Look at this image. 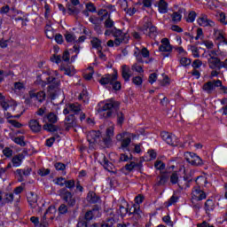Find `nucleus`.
I'll list each match as a JSON object with an SVG mask.
<instances>
[{
	"label": "nucleus",
	"mask_w": 227,
	"mask_h": 227,
	"mask_svg": "<svg viewBox=\"0 0 227 227\" xmlns=\"http://www.w3.org/2000/svg\"><path fill=\"white\" fill-rule=\"evenodd\" d=\"M118 109H120V103L111 101L98 108V113H99L102 118H113V116H114V113H116L118 125H123V121H125V115L122 112H118Z\"/></svg>",
	"instance_id": "f257e3e1"
},
{
	"label": "nucleus",
	"mask_w": 227,
	"mask_h": 227,
	"mask_svg": "<svg viewBox=\"0 0 227 227\" xmlns=\"http://www.w3.org/2000/svg\"><path fill=\"white\" fill-rule=\"evenodd\" d=\"M197 186L193 187L192 192V198H195L197 201H201L203 200H207V193L201 190V185H207V177L200 176H198L195 180Z\"/></svg>",
	"instance_id": "f03ea898"
},
{
	"label": "nucleus",
	"mask_w": 227,
	"mask_h": 227,
	"mask_svg": "<svg viewBox=\"0 0 227 227\" xmlns=\"http://www.w3.org/2000/svg\"><path fill=\"white\" fill-rule=\"evenodd\" d=\"M47 84H50L48 87V93L51 98L54 100L61 93L59 90V80L54 78L53 76H49L47 78Z\"/></svg>",
	"instance_id": "7ed1b4c3"
},
{
	"label": "nucleus",
	"mask_w": 227,
	"mask_h": 227,
	"mask_svg": "<svg viewBox=\"0 0 227 227\" xmlns=\"http://www.w3.org/2000/svg\"><path fill=\"white\" fill-rule=\"evenodd\" d=\"M59 196L67 203L68 207H75V197H74V193L72 192L68 191L67 188H61L58 192Z\"/></svg>",
	"instance_id": "20e7f679"
},
{
	"label": "nucleus",
	"mask_w": 227,
	"mask_h": 227,
	"mask_svg": "<svg viewBox=\"0 0 227 227\" xmlns=\"http://www.w3.org/2000/svg\"><path fill=\"white\" fill-rule=\"evenodd\" d=\"M117 141H121V148L126 152H130V143L132 142V133L123 132L116 137Z\"/></svg>",
	"instance_id": "39448f33"
},
{
	"label": "nucleus",
	"mask_w": 227,
	"mask_h": 227,
	"mask_svg": "<svg viewBox=\"0 0 227 227\" xmlns=\"http://www.w3.org/2000/svg\"><path fill=\"white\" fill-rule=\"evenodd\" d=\"M184 158L186 162H188L192 166L200 167V166H203L204 164L203 160L194 153H185Z\"/></svg>",
	"instance_id": "423d86ee"
},
{
	"label": "nucleus",
	"mask_w": 227,
	"mask_h": 227,
	"mask_svg": "<svg viewBox=\"0 0 227 227\" xmlns=\"http://www.w3.org/2000/svg\"><path fill=\"white\" fill-rule=\"evenodd\" d=\"M144 35H146L150 38H155L157 36V27L153 26L151 22L144 24L140 28Z\"/></svg>",
	"instance_id": "0eeeda50"
},
{
	"label": "nucleus",
	"mask_w": 227,
	"mask_h": 227,
	"mask_svg": "<svg viewBox=\"0 0 227 227\" xmlns=\"http://www.w3.org/2000/svg\"><path fill=\"white\" fill-rule=\"evenodd\" d=\"M113 35L115 38L114 43H115L116 47H118V45H120V43H121L123 42H124V43H127V42H129V34L123 33L120 29H115V31L113 32Z\"/></svg>",
	"instance_id": "6e6552de"
},
{
	"label": "nucleus",
	"mask_w": 227,
	"mask_h": 227,
	"mask_svg": "<svg viewBox=\"0 0 227 227\" xmlns=\"http://www.w3.org/2000/svg\"><path fill=\"white\" fill-rule=\"evenodd\" d=\"M98 162H99V164H101V166H103V168L106 170V171H113V169H114V165L113 163H111V161H109V160H107V157H106V154H98L96 157Z\"/></svg>",
	"instance_id": "1a4fd4ad"
},
{
	"label": "nucleus",
	"mask_w": 227,
	"mask_h": 227,
	"mask_svg": "<svg viewBox=\"0 0 227 227\" xmlns=\"http://www.w3.org/2000/svg\"><path fill=\"white\" fill-rule=\"evenodd\" d=\"M114 81H118V71L114 70V74H105L100 80L99 82L102 84V86H106V84H110Z\"/></svg>",
	"instance_id": "9d476101"
},
{
	"label": "nucleus",
	"mask_w": 227,
	"mask_h": 227,
	"mask_svg": "<svg viewBox=\"0 0 227 227\" xmlns=\"http://www.w3.org/2000/svg\"><path fill=\"white\" fill-rule=\"evenodd\" d=\"M207 65L211 70H221L223 68V61L217 57L208 58Z\"/></svg>",
	"instance_id": "9b49d317"
},
{
	"label": "nucleus",
	"mask_w": 227,
	"mask_h": 227,
	"mask_svg": "<svg viewBox=\"0 0 227 227\" xmlns=\"http://www.w3.org/2000/svg\"><path fill=\"white\" fill-rule=\"evenodd\" d=\"M160 137L163 141L167 142V145H170L171 146H176V137H175L174 135L166 131H162L160 133Z\"/></svg>",
	"instance_id": "f8f14e48"
},
{
	"label": "nucleus",
	"mask_w": 227,
	"mask_h": 227,
	"mask_svg": "<svg viewBox=\"0 0 227 227\" xmlns=\"http://www.w3.org/2000/svg\"><path fill=\"white\" fill-rule=\"evenodd\" d=\"M197 21L202 27H214L215 26V23L212 20H208V17L205 14H201Z\"/></svg>",
	"instance_id": "ddd939ff"
},
{
	"label": "nucleus",
	"mask_w": 227,
	"mask_h": 227,
	"mask_svg": "<svg viewBox=\"0 0 227 227\" xmlns=\"http://www.w3.org/2000/svg\"><path fill=\"white\" fill-rule=\"evenodd\" d=\"M191 182H192V178H191L187 175H184L183 177L179 178L177 185L179 189H182V190L189 189V187H191Z\"/></svg>",
	"instance_id": "4468645a"
},
{
	"label": "nucleus",
	"mask_w": 227,
	"mask_h": 227,
	"mask_svg": "<svg viewBox=\"0 0 227 227\" xmlns=\"http://www.w3.org/2000/svg\"><path fill=\"white\" fill-rule=\"evenodd\" d=\"M65 126L66 130H70V129H75V127H77V119L75 118V115L70 114L66 117Z\"/></svg>",
	"instance_id": "2eb2a0df"
},
{
	"label": "nucleus",
	"mask_w": 227,
	"mask_h": 227,
	"mask_svg": "<svg viewBox=\"0 0 227 227\" xmlns=\"http://www.w3.org/2000/svg\"><path fill=\"white\" fill-rule=\"evenodd\" d=\"M100 139V131L92 130L87 134V141L90 145H95L98 143Z\"/></svg>",
	"instance_id": "dca6fc26"
},
{
	"label": "nucleus",
	"mask_w": 227,
	"mask_h": 227,
	"mask_svg": "<svg viewBox=\"0 0 227 227\" xmlns=\"http://www.w3.org/2000/svg\"><path fill=\"white\" fill-rule=\"evenodd\" d=\"M160 52H171L173 51V48L171 47V44L169 43V39L163 38L161 40V45L160 46Z\"/></svg>",
	"instance_id": "f3484780"
},
{
	"label": "nucleus",
	"mask_w": 227,
	"mask_h": 227,
	"mask_svg": "<svg viewBox=\"0 0 227 227\" xmlns=\"http://www.w3.org/2000/svg\"><path fill=\"white\" fill-rule=\"evenodd\" d=\"M214 208H215V203L208 199L206 200L204 204V210L207 215H210V212H214Z\"/></svg>",
	"instance_id": "a211bd4d"
},
{
	"label": "nucleus",
	"mask_w": 227,
	"mask_h": 227,
	"mask_svg": "<svg viewBox=\"0 0 227 227\" xmlns=\"http://www.w3.org/2000/svg\"><path fill=\"white\" fill-rule=\"evenodd\" d=\"M29 95H30V98H34V100H38V102H43V100H45L44 91H39L37 93H35V91L30 90Z\"/></svg>",
	"instance_id": "6ab92c4d"
},
{
	"label": "nucleus",
	"mask_w": 227,
	"mask_h": 227,
	"mask_svg": "<svg viewBox=\"0 0 227 227\" xmlns=\"http://www.w3.org/2000/svg\"><path fill=\"white\" fill-rule=\"evenodd\" d=\"M29 127L32 132H35V134L42 130V125H40V122L38 121V120H35V119L31 120L29 121Z\"/></svg>",
	"instance_id": "aec40b11"
},
{
	"label": "nucleus",
	"mask_w": 227,
	"mask_h": 227,
	"mask_svg": "<svg viewBox=\"0 0 227 227\" xmlns=\"http://www.w3.org/2000/svg\"><path fill=\"white\" fill-rule=\"evenodd\" d=\"M121 75L126 82L130 81L131 74H130V67L129 66L123 65L121 67Z\"/></svg>",
	"instance_id": "412c9836"
},
{
	"label": "nucleus",
	"mask_w": 227,
	"mask_h": 227,
	"mask_svg": "<svg viewBox=\"0 0 227 227\" xmlns=\"http://www.w3.org/2000/svg\"><path fill=\"white\" fill-rule=\"evenodd\" d=\"M22 160H24V154L20 153L12 158V166L14 168H19L22 164Z\"/></svg>",
	"instance_id": "4be33fe9"
},
{
	"label": "nucleus",
	"mask_w": 227,
	"mask_h": 227,
	"mask_svg": "<svg viewBox=\"0 0 227 227\" xmlns=\"http://www.w3.org/2000/svg\"><path fill=\"white\" fill-rule=\"evenodd\" d=\"M60 70L64 72L65 75H69V77H72V75H75V68L73 66L61 67Z\"/></svg>",
	"instance_id": "5701e85b"
},
{
	"label": "nucleus",
	"mask_w": 227,
	"mask_h": 227,
	"mask_svg": "<svg viewBox=\"0 0 227 227\" xmlns=\"http://www.w3.org/2000/svg\"><path fill=\"white\" fill-rule=\"evenodd\" d=\"M90 43L93 49H97V51H102V41L97 37H92Z\"/></svg>",
	"instance_id": "b1692460"
},
{
	"label": "nucleus",
	"mask_w": 227,
	"mask_h": 227,
	"mask_svg": "<svg viewBox=\"0 0 227 227\" xmlns=\"http://www.w3.org/2000/svg\"><path fill=\"white\" fill-rule=\"evenodd\" d=\"M98 200H100V198L94 192H90L87 195V201H89V203H98Z\"/></svg>",
	"instance_id": "393cba45"
},
{
	"label": "nucleus",
	"mask_w": 227,
	"mask_h": 227,
	"mask_svg": "<svg viewBox=\"0 0 227 227\" xmlns=\"http://www.w3.org/2000/svg\"><path fill=\"white\" fill-rule=\"evenodd\" d=\"M27 201L30 203L31 207L35 208V207H36V202L38 201V196L34 192H30L27 196Z\"/></svg>",
	"instance_id": "a878e982"
},
{
	"label": "nucleus",
	"mask_w": 227,
	"mask_h": 227,
	"mask_svg": "<svg viewBox=\"0 0 227 227\" xmlns=\"http://www.w3.org/2000/svg\"><path fill=\"white\" fill-rule=\"evenodd\" d=\"M51 210H53L54 212L55 210L54 207L50 206L41 219V222H40L41 226H43V227L47 226V214L51 213Z\"/></svg>",
	"instance_id": "bb28decb"
},
{
	"label": "nucleus",
	"mask_w": 227,
	"mask_h": 227,
	"mask_svg": "<svg viewBox=\"0 0 227 227\" xmlns=\"http://www.w3.org/2000/svg\"><path fill=\"white\" fill-rule=\"evenodd\" d=\"M171 19L175 24H178L182 20V9L171 14Z\"/></svg>",
	"instance_id": "cd10ccee"
},
{
	"label": "nucleus",
	"mask_w": 227,
	"mask_h": 227,
	"mask_svg": "<svg viewBox=\"0 0 227 227\" xmlns=\"http://www.w3.org/2000/svg\"><path fill=\"white\" fill-rule=\"evenodd\" d=\"M160 13H168V3L164 0H160L158 4Z\"/></svg>",
	"instance_id": "c85d7f7f"
},
{
	"label": "nucleus",
	"mask_w": 227,
	"mask_h": 227,
	"mask_svg": "<svg viewBox=\"0 0 227 227\" xmlns=\"http://www.w3.org/2000/svg\"><path fill=\"white\" fill-rule=\"evenodd\" d=\"M168 180H169V176H168L166 174H161L160 176L157 178L156 185H165Z\"/></svg>",
	"instance_id": "c756f323"
},
{
	"label": "nucleus",
	"mask_w": 227,
	"mask_h": 227,
	"mask_svg": "<svg viewBox=\"0 0 227 227\" xmlns=\"http://www.w3.org/2000/svg\"><path fill=\"white\" fill-rule=\"evenodd\" d=\"M82 106L79 103L69 104V109L71 113H74V114H78L82 111Z\"/></svg>",
	"instance_id": "7c9ffc66"
},
{
	"label": "nucleus",
	"mask_w": 227,
	"mask_h": 227,
	"mask_svg": "<svg viewBox=\"0 0 227 227\" xmlns=\"http://www.w3.org/2000/svg\"><path fill=\"white\" fill-rule=\"evenodd\" d=\"M180 180V176H178V172L175 171L170 175V184L173 185L178 184Z\"/></svg>",
	"instance_id": "2f4dec72"
},
{
	"label": "nucleus",
	"mask_w": 227,
	"mask_h": 227,
	"mask_svg": "<svg viewBox=\"0 0 227 227\" xmlns=\"http://www.w3.org/2000/svg\"><path fill=\"white\" fill-rule=\"evenodd\" d=\"M204 91H207V93H212L214 91V82H207L203 85Z\"/></svg>",
	"instance_id": "473e14b6"
},
{
	"label": "nucleus",
	"mask_w": 227,
	"mask_h": 227,
	"mask_svg": "<svg viewBox=\"0 0 227 227\" xmlns=\"http://www.w3.org/2000/svg\"><path fill=\"white\" fill-rule=\"evenodd\" d=\"M43 130H47L48 132H56L58 130V127L54 125V123H46L43 127Z\"/></svg>",
	"instance_id": "72a5a7b5"
},
{
	"label": "nucleus",
	"mask_w": 227,
	"mask_h": 227,
	"mask_svg": "<svg viewBox=\"0 0 227 227\" xmlns=\"http://www.w3.org/2000/svg\"><path fill=\"white\" fill-rule=\"evenodd\" d=\"M46 118L49 123H57L58 122V115L56 114L51 112L46 115Z\"/></svg>",
	"instance_id": "f704fd0d"
},
{
	"label": "nucleus",
	"mask_w": 227,
	"mask_h": 227,
	"mask_svg": "<svg viewBox=\"0 0 227 227\" xmlns=\"http://www.w3.org/2000/svg\"><path fill=\"white\" fill-rule=\"evenodd\" d=\"M2 200L4 203H12L13 201V193H4Z\"/></svg>",
	"instance_id": "c9c22d12"
},
{
	"label": "nucleus",
	"mask_w": 227,
	"mask_h": 227,
	"mask_svg": "<svg viewBox=\"0 0 227 227\" xmlns=\"http://www.w3.org/2000/svg\"><path fill=\"white\" fill-rule=\"evenodd\" d=\"M0 106L4 109V111H8V107H10V105L8 102H6V99L4 97H3V94L0 93Z\"/></svg>",
	"instance_id": "e433bc0d"
},
{
	"label": "nucleus",
	"mask_w": 227,
	"mask_h": 227,
	"mask_svg": "<svg viewBox=\"0 0 227 227\" xmlns=\"http://www.w3.org/2000/svg\"><path fill=\"white\" fill-rule=\"evenodd\" d=\"M137 167H139V163L131 161L130 163H128L125 165L124 169H126V171H129L130 173V171H133L134 168H137Z\"/></svg>",
	"instance_id": "4c0bfd02"
},
{
	"label": "nucleus",
	"mask_w": 227,
	"mask_h": 227,
	"mask_svg": "<svg viewBox=\"0 0 227 227\" xmlns=\"http://www.w3.org/2000/svg\"><path fill=\"white\" fill-rule=\"evenodd\" d=\"M65 185L66 187L64 189H69V191H73L74 187H75V181L73 179L66 180Z\"/></svg>",
	"instance_id": "58836bf2"
},
{
	"label": "nucleus",
	"mask_w": 227,
	"mask_h": 227,
	"mask_svg": "<svg viewBox=\"0 0 227 227\" xmlns=\"http://www.w3.org/2000/svg\"><path fill=\"white\" fill-rule=\"evenodd\" d=\"M46 36L47 38H50V40H52L54 38V33L52 32V27L47 25L45 29Z\"/></svg>",
	"instance_id": "ea45409f"
},
{
	"label": "nucleus",
	"mask_w": 227,
	"mask_h": 227,
	"mask_svg": "<svg viewBox=\"0 0 227 227\" xmlns=\"http://www.w3.org/2000/svg\"><path fill=\"white\" fill-rule=\"evenodd\" d=\"M117 212H118V214H120L121 217H125V215H127V214H129V208H127L123 206H120Z\"/></svg>",
	"instance_id": "a19ab883"
},
{
	"label": "nucleus",
	"mask_w": 227,
	"mask_h": 227,
	"mask_svg": "<svg viewBox=\"0 0 227 227\" xmlns=\"http://www.w3.org/2000/svg\"><path fill=\"white\" fill-rule=\"evenodd\" d=\"M154 167L156 168V169L162 171V169H165L166 164H164L162 160H156V162L154 163Z\"/></svg>",
	"instance_id": "79ce46f5"
},
{
	"label": "nucleus",
	"mask_w": 227,
	"mask_h": 227,
	"mask_svg": "<svg viewBox=\"0 0 227 227\" xmlns=\"http://www.w3.org/2000/svg\"><path fill=\"white\" fill-rule=\"evenodd\" d=\"M56 185H59L60 187H63L65 184H67V179L65 177H59L54 180Z\"/></svg>",
	"instance_id": "37998d69"
},
{
	"label": "nucleus",
	"mask_w": 227,
	"mask_h": 227,
	"mask_svg": "<svg viewBox=\"0 0 227 227\" xmlns=\"http://www.w3.org/2000/svg\"><path fill=\"white\" fill-rule=\"evenodd\" d=\"M133 215L136 219H141V209H139V207L134 206Z\"/></svg>",
	"instance_id": "c03bdc74"
},
{
	"label": "nucleus",
	"mask_w": 227,
	"mask_h": 227,
	"mask_svg": "<svg viewBox=\"0 0 227 227\" xmlns=\"http://www.w3.org/2000/svg\"><path fill=\"white\" fill-rule=\"evenodd\" d=\"M196 12L192 11L189 12L188 14V18L186 19V21L188 22H193L194 20H196Z\"/></svg>",
	"instance_id": "a18cd8bd"
},
{
	"label": "nucleus",
	"mask_w": 227,
	"mask_h": 227,
	"mask_svg": "<svg viewBox=\"0 0 227 227\" xmlns=\"http://www.w3.org/2000/svg\"><path fill=\"white\" fill-rule=\"evenodd\" d=\"M131 70L135 71V72H137L138 74H143V72H145V70L143 69V67L142 66H139L137 64H134L132 67H131Z\"/></svg>",
	"instance_id": "49530a36"
},
{
	"label": "nucleus",
	"mask_w": 227,
	"mask_h": 227,
	"mask_svg": "<svg viewBox=\"0 0 227 227\" xmlns=\"http://www.w3.org/2000/svg\"><path fill=\"white\" fill-rule=\"evenodd\" d=\"M132 82L136 86H141V84H143V78H141V76H135L132 79Z\"/></svg>",
	"instance_id": "de8ad7c7"
},
{
	"label": "nucleus",
	"mask_w": 227,
	"mask_h": 227,
	"mask_svg": "<svg viewBox=\"0 0 227 227\" xmlns=\"http://www.w3.org/2000/svg\"><path fill=\"white\" fill-rule=\"evenodd\" d=\"M111 86L115 91H119V90H121V83L118 80H115Z\"/></svg>",
	"instance_id": "09e8293b"
},
{
	"label": "nucleus",
	"mask_w": 227,
	"mask_h": 227,
	"mask_svg": "<svg viewBox=\"0 0 227 227\" xmlns=\"http://www.w3.org/2000/svg\"><path fill=\"white\" fill-rule=\"evenodd\" d=\"M129 160H132V157L129 158V156L125 153H121L119 158V162H128Z\"/></svg>",
	"instance_id": "8fccbe9b"
},
{
	"label": "nucleus",
	"mask_w": 227,
	"mask_h": 227,
	"mask_svg": "<svg viewBox=\"0 0 227 227\" xmlns=\"http://www.w3.org/2000/svg\"><path fill=\"white\" fill-rule=\"evenodd\" d=\"M50 174H51V169L49 168H41L38 171V175L40 176H47V175H50Z\"/></svg>",
	"instance_id": "3c124183"
},
{
	"label": "nucleus",
	"mask_w": 227,
	"mask_h": 227,
	"mask_svg": "<svg viewBox=\"0 0 227 227\" xmlns=\"http://www.w3.org/2000/svg\"><path fill=\"white\" fill-rule=\"evenodd\" d=\"M124 12H126L127 15H129V17H132L137 10H136V7H130V8H125Z\"/></svg>",
	"instance_id": "603ef678"
},
{
	"label": "nucleus",
	"mask_w": 227,
	"mask_h": 227,
	"mask_svg": "<svg viewBox=\"0 0 227 227\" xmlns=\"http://www.w3.org/2000/svg\"><path fill=\"white\" fill-rule=\"evenodd\" d=\"M54 166L57 171H65L66 169V166L62 162H57Z\"/></svg>",
	"instance_id": "864d4df0"
},
{
	"label": "nucleus",
	"mask_w": 227,
	"mask_h": 227,
	"mask_svg": "<svg viewBox=\"0 0 227 227\" xmlns=\"http://www.w3.org/2000/svg\"><path fill=\"white\" fill-rule=\"evenodd\" d=\"M180 63L183 67H189L191 65V59L184 57L180 59Z\"/></svg>",
	"instance_id": "5fc2aeb1"
},
{
	"label": "nucleus",
	"mask_w": 227,
	"mask_h": 227,
	"mask_svg": "<svg viewBox=\"0 0 227 227\" xmlns=\"http://www.w3.org/2000/svg\"><path fill=\"white\" fill-rule=\"evenodd\" d=\"M59 214H67L68 212V207L65 204H61L59 207Z\"/></svg>",
	"instance_id": "6e6d98bb"
},
{
	"label": "nucleus",
	"mask_w": 227,
	"mask_h": 227,
	"mask_svg": "<svg viewBox=\"0 0 227 227\" xmlns=\"http://www.w3.org/2000/svg\"><path fill=\"white\" fill-rule=\"evenodd\" d=\"M114 26V21H113V20H111V18H108L107 20H106L105 27L111 28Z\"/></svg>",
	"instance_id": "4d7b16f0"
},
{
	"label": "nucleus",
	"mask_w": 227,
	"mask_h": 227,
	"mask_svg": "<svg viewBox=\"0 0 227 227\" xmlns=\"http://www.w3.org/2000/svg\"><path fill=\"white\" fill-rule=\"evenodd\" d=\"M66 40L68 43H72V42H75V35H74L73 34L67 33L66 34Z\"/></svg>",
	"instance_id": "13d9d810"
},
{
	"label": "nucleus",
	"mask_w": 227,
	"mask_h": 227,
	"mask_svg": "<svg viewBox=\"0 0 227 227\" xmlns=\"http://www.w3.org/2000/svg\"><path fill=\"white\" fill-rule=\"evenodd\" d=\"M191 51L193 58H200V51L196 46H192Z\"/></svg>",
	"instance_id": "bf43d9fd"
},
{
	"label": "nucleus",
	"mask_w": 227,
	"mask_h": 227,
	"mask_svg": "<svg viewBox=\"0 0 227 227\" xmlns=\"http://www.w3.org/2000/svg\"><path fill=\"white\" fill-rule=\"evenodd\" d=\"M90 22H91V24H94V26H98V24H100V20H98V18L95 17V16H91L89 19Z\"/></svg>",
	"instance_id": "052dcab7"
},
{
	"label": "nucleus",
	"mask_w": 227,
	"mask_h": 227,
	"mask_svg": "<svg viewBox=\"0 0 227 227\" xmlns=\"http://www.w3.org/2000/svg\"><path fill=\"white\" fill-rule=\"evenodd\" d=\"M84 219L85 221H91V219H93V211H87L85 213Z\"/></svg>",
	"instance_id": "680f3d73"
},
{
	"label": "nucleus",
	"mask_w": 227,
	"mask_h": 227,
	"mask_svg": "<svg viewBox=\"0 0 227 227\" xmlns=\"http://www.w3.org/2000/svg\"><path fill=\"white\" fill-rule=\"evenodd\" d=\"M201 65H203V62L200 59H195L192 64V67H193L194 69L196 68H200V67H201Z\"/></svg>",
	"instance_id": "e2e57ef3"
},
{
	"label": "nucleus",
	"mask_w": 227,
	"mask_h": 227,
	"mask_svg": "<svg viewBox=\"0 0 227 227\" xmlns=\"http://www.w3.org/2000/svg\"><path fill=\"white\" fill-rule=\"evenodd\" d=\"M14 142L16 145H20V146H26V142H24V138L22 137H16Z\"/></svg>",
	"instance_id": "0e129e2a"
},
{
	"label": "nucleus",
	"mask_w": 227,
	"mask_h": 227,
	"mask_svg": "<svg viewBox=\"0 0 227 227\" xmlns=\"http://www.w3.org/2000/svg\"><path fill=\"white\" fill-rule=\"evenodd\" d=\"M79 99H80V100H83V102H86V100H88V91L83 90V91L80 94Z\"/></svg>",
	"instance_id": "69168bd1"
},
{
	"label": "nucleus",
	"mask_w": 227,
	"mask_h": 227,
	"mask_svg": "<svg viewBox=\"0 0 227 227\" xmlns=\"http://www.w3.org/2000/svg\"><path fill=\"white\" fill-rule=\"evenodd\" d=\"M51 61L57 64L61 63V56L53 55L52 57H51Z\"/></svg>",
	"instance_id": "338daca9"
},
{
	"label": "nucleus",
	"mask_w": 227,
	"mask_h": 227,
	"mask_svg": "<svg viewBox=\"0 0 227 227\" xmlns=\"http://www.w3.org/2000/svg\"><path fill=\"white\" fill-rule=\"evenodd\" d=\"M157 81V74L156 73H153L149 75V82L150 84H153V82H155Z\"/></svg>",
	"instance_id": "774afa93"
}]
</instances>
